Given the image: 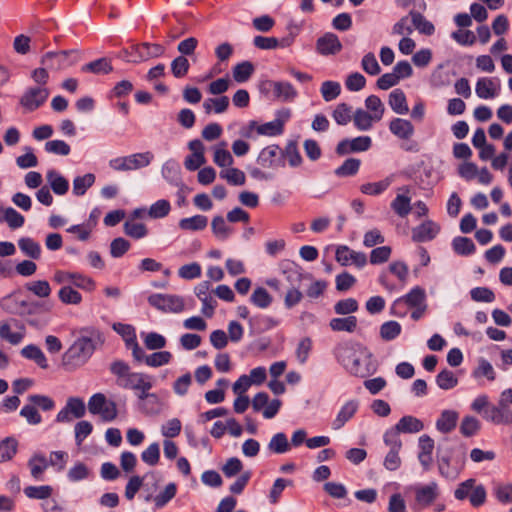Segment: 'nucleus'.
I'll use <instances>...</instances> for the list:
<instances>
[{
	"instance_id": "1",
	"label": "nucleus",
	"mask_w": 512,
	"mask_h": 512,
	"mask_svg": "<svg viewBox=\"0 0 512 512\" xmlns=\"http://www.w3.org/2000/svg\"><path fill=\"white\" fill-rule=\"evenodd\" d=\"M104 343L102 333L95 328L85 327L80 330V336L62 356V365L67 370L77 369L91 358L97 346Z\"/></svg>"
},
{
	"instance_id": "2",
	"label": "nucleus",
	"mask_w": 512,
	"mask_h": 512,
	"mask_svg": "<svg viewBox=\"0 0 512 512\" xmlns=\"http://www.w3.org/2000/svg\"><path fill=\"white\" fill-rule=\"evenodd\" d=\"M467 452L463 445L453 444L447 438L437 445L436 463L439 475L455 481L465 468Z\"/></svg>"
},
{
	"instance_id": "3",
	"label": "nucleus",
	"mask_w": 512,
	"mask_h": 512,
	"mask_svg": "<svg viewBox=\"0 0 512 512\" xmlns=\"http://www.w3.org/2000/svg\"><path fill=\"white\" fill-rule=\"evenodd\" d=\"M157 473L151 472L145 474L142 478L139 476H132L125 488V497L128 500H132L139 489L144 486L148 490L154 489L152 493L147 497V499L152 498L155 506L160 507V492L157 493Z\"/></svg>"
},
{
	"instance_id": "4",
	"label": "nucleus",
	"mask_w": 512,
	"mask_h": 512,
	"mask_svg": "<svg viewBox=\"0 0 512 512\" xmlns=\"http://www.w3.org/2000/svg\"><path fill=\"white\" fill-rule=\"evenodd\" d=\"M159 55L160 46L158 44L144 42L141 44L131 45L130 47L121 50L118 57L129 63H139L158 57Z\"/></svg>"
},
{
	"instance_id": "5",
	"label": "nucleus",
	"mask_w": 512,
	"mask_h": 512,
	"mask_svg": "<svg viewBox=\"0 0 512 512\" xmlns=\"http://www.w3.org/2000/svg\"><path fill=\"white\" fill-rule=\"evenodd\" d=\"M37 307V303L21 299L19 291H14L0 299V308L9 314L31 315L35 313Z\"/></svg>"
},
{
	"instance_id": "6",
	"label": "nucleus",
	"mask_w": 512,
	"mask_h": 512,
	"mask_svg": "<svg viewBox=\"0 0 512 512\" xmlns=\"http://www.w3.org/2000/svg\"><path fill=\"white\" fill-rule=\"evenodd\" d=\"M88 410L93 415H100L103 421L111 422L118 414L117 405L107 400L102 393L93 394L88 401Z\"/></svg>"
},
{
	"instance_id": "7",
	"label": "nucleus",
	"mask_w": 512,
	"mask_h": 512,
	"mask_svg": "<svg viewBox=\"0 0 512 512\" xmlns=\"http://www.w3.org/2000/svg\"><path fill=\"white\" fill-rule=\"evenodd\" d=\"M426 293L420 286H415L406 295L396 299L391 307L392 313L398 316L405 314L404 306L419 308L425 304Z\"/></svg>"
},
{
	"instance_id": "8",
	"label": "nucleus",
	"mask_w": 512,
	"mask_h": 512,
	"mask_svg": "<svg viewBox=\"0 0 512 512\" xmlns=\"http://www.w3.org/2000/svg\"><path fill=\"white\" fill-rule=\"evenodd\" d=\"M151 159L152 155L149 152L136 153L111 159L109 166L116 171H129L147 166Z\"/></svg>"
},
{
	"instance_id": "9",
	"label": "nucleus",
	"mask_w": 512,
	"mask_h": 512,
	"mask_svg": "<svg viewBox=\"0 0 512 512\" xmlns=\"http://www.w3.org/2000/svg\"><path fill=\"white\" fill-rule=\"evenodd\" d=\"M113 329L122 337L126 348L132 351L134 360L141 362L144 359V350L137 342L135 328L130 324L115 323Z\"/></svg>"
},
{
	"instance_id": "10",
	"label": "nucleus",
	"mask_w": 512,
	"mask_h": 512,
	"mask_svg": "<svg viewBox=\"0 0 512 512\" xmlns=\"http://www.w3.org/2000/svg\"><path fill=\"white\" fill-rule=\"evenodd\" d=\"M260 89L262 92H272L275 99L282 102L293 101L298 93L293 85L284 81L265 80L261 83Z\"/></svg>"
},
{
	"instance_id": "11",
	"label": "nucleus",
	"mask_w": 512,
	"mask_h": 512,
	"mask_svg": "<svg viewBox=\"0 0 512 512\" xmlns=\"http://www.w3.org/2000/svg\"><path fill=\"white\" fill-rule=\"evenodd\" d=\"M49 94V89L46 87H29L20 97L19 103L27 112H33L47 101Z\"/></svg>"
},
{
	"instance_id": "12",
	"label": "nucleus",
	"mask_w": 512,
	"mask_h": 512,
	"mask_svg": "<svg viewBox=\"0 0 512 512\" xmlns=\"http://www.w3.org/2000/svg\"><path fill=\"white\" fill-rule=\"evenodd\" d=\"M118 386L125 389L139 390L141 392L140 399L155 397L154 394L148 392L152 387L149 377L141 373L130 372L124 379H121V382H118Z\"/></svg>"
},
{
	"instance_id": "13",
	"label": "nucleus",
	"mask_w": 512,
	"mask_h": 512,
	"mask_svg": "<svg viewBox=\"0 0 512 512\" xmlns=\"http://www.w3.org/2000/svg\"><path fill=\"white\" fill-rule=\"evenodd\" d=\"M25 336V327L17 319L0 323V338L12 345H18Z\"/></svg>"
},
{
	"instance_id": "14",
	"label": "nucleus",
	"mask_w": 512,
	"mask_h": 512,
	"mask_svg": "<svg viewBox=\"0 0 512 512\" xmlns=\"http://www.w3.org/2000/svg\"><path fill=\"white\" fill-rule=\"evenodd\" d=\"M439 495V487L436 482L415 488L414 510L418 511L431 505Z\"/></svg>"
},
{
	"instance_id": "15",
	"label": "nucleus",
	"mask_w": 512,
	"mask_h": 512,
	"mask_svg": "<svg viewBox=\"0 0 512 512\" xmlns=\"http://www.w3.org/2000/svg\"><path fill=\"white\" fill-rule=\"evenodd\" d=\"M85 413L86 407L83 399L79 397H70L68 398L65 407L56 415L55 421L59 423L70 422L72 420L70 414L79 419L82 418Z\"/></svg>"
},
{
	"instance_id": "16",
	"label": "nucleus",
	"mask_w": 512,
	"mask_h": 512,
	"mask_svg": "<svg viewBox=\"0 0 512 512\" xmlns=\"http://www.w3.org/2000/svg\"><path fill=\"white\" fill-rule=\"evenodd\" d=\"M253 130H256L259 135L277 136L283 133L284 121L281 119H275L261 125L256 121H250L246 131H242V135L250 138Z\"/></svg>"
},
{
	"instance_id": "17",
	"label": "nucleus",
	"mask_w": 512,
	"mask_h": 512,
	"mask_svg": "<svg viewBox=\"0 0 512 512\" xmlns=\"http://www.w3.org/2000/svg\"><path fill=\"white\" fill-rule=\"evenodd\" d=\"M371 362V354L368 353L365 349L359 347V352L356 356L349 362L347 371L358 377H366L373 372V369L370 367Z\"/></svg>"
},
{
	"instance_id": "18",
	"label": "nucleus",
	"mask_w": 512,
	"mask_h": 512,
	"mask_svg": "<svg viewBox=\"0 0 512 512\" xmlns=\"http://www.w3.org/2000/svg\"><path fill=\"white\" fill-rule=\"evenodd\" d=\"M335 258L342 266L354 264L356 267L362 268L367 264L365 253L354 251L346 245L339 246L336 249Z\"/></svg>"
},
{
	"instance_id": "19",
	"label": "nucleus",
	"mask_w": 512,
	"mask_h": 512,
	"mask_svg": "<svg viewBox=\"0 0 512 512\" xmlns=\"http://www.w3.org/2000/svg\"><path fill=\"white\" fill-rule=\"evenodd\" d=\"M282 272L291 287H300L303 280H311L312 275L303 273L302 269L295 262L285 261L282 263Z\"/></svg>"
},
{
	"instance_id": "20",
	"label": "nucleus",
	"mask_w": 512,
	"mask_h": 512,
	"mask_svg": "<svg viewBox=\"0 0 512 512\" xmlns=\"http://www.w3.org/2000/svg\"><path fill=\"white\" fill-rule=\"evenodd\" d=\"M342 50V44L337 35L326 33L316 41V51L323 56L335 55Z\"/></svg>"
},
{
	"instance_id": "21",
	"label": "nucleus",
	"mask_w": 512,
	"mask_h": 512,
	"mask_svg": "<svg viewBox=\"0 0 512 512\" xmlns=\"http://www.w3.org/2000/svg\"><path fill=\"white\" fill-rule=\"evenodd\" d=\"M439 231L440 226L437 223L431 220H426L412 229V240L414 242H428L433 240Z\"/></svg>"
},
{
	"instance_id": "22",
	"label": "nucleus",
	"mask_w": 512,
	"mask_h": 512,
	"mask_svg": "<svg viewBox=\"0 0 512 512\" xmlns=\"http://www.w3.org/2000/svg\"><path fill=\"white\" fill-rule=\"evenodd\" d=\"M499 89L500 82L496 78H479L475 86V92L481 99H492L496 97Z\"/></svg>"
},
{
	"instance_id": "23",
	"label": "nucleus",
	"mask_w": 512,
	"mask_h": 512,
	"mask_svg": "<svg viewBox=\"0 0 512 512\" xmlns=\"http://www.w3.org/2000/svg\"><path fill=\"white\" fill-rule=\"evenodd\" d=\"M483 418L497 425H509L512 424V410L500 405H491L484 410Z\"/></svg>"
},
{
	"instance_id": "24",
	"label": "nucleus",
	"mask_w": 512,
	"mask_h": 512,
	"mask_svg": "<svg viewBox=\"0 0 512 512\" xmlns=\"http://www.w3.org/2000/svg\"><path fill=\"white\" fill-rule=\"evenodd\" d=\"M459 413L455 410L446 409L440 413L436 420L435 427L442 434L451 433L457 426Z\"/></svg>"
},
{
	"instance_id": "25",
	"label": "nucleus",
	"mask_w": 512,
	"mask_h": 512,
	"mask_svg": "<svg viewBox=\"0 0 512 512\" xmlns=\"http://www.w3.org/2000/svg\"><path fill=\"white\" fill-rule=\"evenodd\" d=\"M359 408L358 400L347 401L339 410L336 418L332 422V428L339 430L342 428L357 412Z\"/></svg>"
},
{
	"instance_id": "26",
	"label": "nucleus",
	"mask_w": 512,
	"mask_h": 512,
	"mask_svg": "<svg viewBox=\"0 0 512 512\" xmlns=\"http://www.w3.org/2000/svg\"><path fill=\"white\" fill-rule=\"evenodd\" d=\"M27 465L32 478L36 481L44 480V472L50 466L47 458L42 453H34L28 460Z\"/></svg>"
},
{
	"instance_id": "27",
	"label": "nucleus",
	"mask_w": 512,
	"mask_h": 512,
	"mask_svg": "<svg viewBox=\"0 0 512 512\" xmlns=\"http://www.w3.org/2000/svg\"><path fill=\"white\" fill-rule=\"evenodd\" d=\"M358 352L359 348L347 342L337 344L333 350L335 358L346 370Z\"/></svg>"
},
{
	"instance_id": "28",
	"label": "nucleus",
	"mask_w": 512,
	"mask_h": 512,
	"mask_svg": "<svg viewBox=\"0 0 512 512\" xmlns=\"http://www.w3.org/2000/svg\"><path fill=\"white\" fill-rule=\"evenodd\" d=\"M280 151L278 145H270L263 148L258 155L257 163L264 168L276 167Z\"/></svg>"
},
{
	"instance_id": "29",
	"label": "nucleus",
	"mask_w": 512,
	"mask_h": 512,
	"mask_svg": "<svg viewBox=\"0 0 512 512\" xmlns=\"http://www.w3.org/2000/svg\"><path fill=\"white\" fill-rule=\"evenodd\" d=\"M47 181L56 195H65L69 190L68 180L58 171L51 169L46 174Z\"/></svg>"
},
{
	"instance_id": "30",
	"label": "nucleus",
	"mask_w": 512,
	"mask_h": 512,
	"mask_svg": "<svg viewBox=\"0 0 512 512\" xmlns=\"http://www.w3.org/2000/svg\"><path fill=\"white\" fill-rule=\"evenodd\" d=\"M392 134L400 139H409L414 134V127L409 120L395 118L389 124Z\"/></svg>"
},
{
	"instance_id": "31",
	"label": "nucleus",
	"mask_w": 512,
	"mask_h": 512,
	"mask_svg": "<svg viewBox=\"0 0 512 512\" xmlns=\"http://www.w3.org/2000/svg\"><path fill=\"white\" fill-rule=\"evenodd\" d=\"M329 326L335 332L353 333L358 327V319L353 315L343 318H332L329 322Z\"/></svg>"
},
{
	"instance_id": "32",
	"label": "nucleus",
	"mask_w": 512,
	"mask_h": 512,
	"mask_svg": "<svg viewBox=\"0 0 512 512\" xmlns=\"http://www.w3.org/2000/svg\"><path fill=\"white\" fill-rule=\"evenodd\" d=\"M400 433L413 434L424 429L423 422L411 415L403 416L395 425Z\"/></svg>"
},
{
	"instance_id": "33",
	"label": "nucleus",
	"mask_w": 512,
	"mask_h": 512,
	"mask_svg": "<svg viewBox=\"0 0 512 512\" xmlns=\"http://www.w3.org/2000/svg\"><path fill=\"white\" fill-rule=\"evenodd\" d=\"M21 355L26 359L33 360L42 369H47L49 366L42 350L34 344L25 346L21 350Z\"/></svg>"
},
{
	"instance_id": "34",
	"label": "nucleus",
	"mask_w": 512,
	"mask_h": 512,
	"mask_svg": "<svg viewBox=\"0 0 512 512\" xmlns=\"http://www.w3.org/2000/svg\"><path fill=\"white\" fill-rule=\"evenodd\" d=\"M388 103L391 109L397 114L404 115L409 111L406 96L401 89H395L389 94Z\"/></svg>"
},
{
	"instance_id": "35",
	"label": "nucleus",
	"mask_w": 512,
	"mask_h": 512,
	"mask_svg": "<svg viewBox=\"0 0 512 512\" xmlns=\"http://www.w3.org/2000/svg\"><path fill=\"white\" fill-rule=\"evenodd\" d=\"M393 182V176H388L378 182L365 183L360 186L363 194L377 196L386 191Z\"/></svg>"
},
{
	"instance_id": "36",
	"label": "nucleus",
	"mask_w": 512,
	"mask_h": 512,
	"mask_svg": "<svg viewBox=\"0 0 512 512\" xmlns=\"http://www.w3.org/2000/svg\"><path fill=\"white\" fill-rule=\"evenodd\" d=\"M18 247L29 258L38 260L41 256L40 244L30 237L20 238L18 240Z\"/></svg>"
},
{
	"instance_id": "37",
	"label": "nucleus",
	"mask_w": 512,
	"mask_h": 512,
	"mask_svg": "<svg viewBox=\"0 0 512 512\" xmlns=\"http://www.w3.org/2000/svg\"><path fill=\"white\" fill-rule=\"evenodd\" d=\"M18 451V441L14 437H6L0 441V463L14 458Z\"/></svg>"
},
{
	"instance_id": "38",
	"label": "nucleus",
	"mask_w": 512,
	"mask_h": 512,
	"mask_svg": "<svg viewBox=\"0 0 512 512\" xmlns=\"http://www.w3.org/2000/svg\"><path fill=\"white\" fill-rule=\"evenodd\" d=\"M208 219L204 215H195L189 218H183L179 222V227L183 230L201 231L207 227Z\"/></svg>"
},
{
	"instance_id": "39",
	"label": "nucleus",
	"mask_w": 512,
	"mask_h": 512,
	"mask_svg": "<svg viewBox=\"0 0 512 512\" xmlns=\"http://www.w3.org/2000/svg\"><path fill=\"white\" fill-rule=\"evenodd\" d=\"M112 70L113 67L107 58H99L81 67L82 72H90L93 74H108Z\"/></svg>"
},
{
	"instance_id": "40",
	"label": "nucleus",
	"mask_w": 512,
	"mask_h": 512,
	"mask_svg": "<svg viewBox=\"0 0 512 512\" xmlns=\"http://www.w3.org/2000/svg\"><path fill=\"white\" fill-rule=\"evenodd\" d=\"M95 175L87 173L83 176H77L73 180V194L76 196H83L86 191L94 184Z\"/></svg>"
},
{
	"instance_id": "41",
	"label": "nucleus",
	"mask_w": 512,
	"mask_h": 512,
	"mask_svg": "<svg viewBox=\"0 0 512 512\" xmlns=\"http://www.w3.org/2000/svg\"><path fill=\"white\" fill-rule=\"evenodd\" d=\"M412 22V26L417 29L420 33L425 35H431L434 33V25L425 19V17L415 11H411L409 14Z\"/></svg>"
},
{
	"instance_id": "42",
	"label": "nucleus",
	"mask_w": 512,
	"mask_h": 512,
	"mask_svg": "<svg viewBox=\"0 0 512 512\" xmlns=\"http://www.w3.org/2000/svg\"><path fill=\"white\" fill-rule=\"evenodd\" d=\"M353 122L358 130L368 131L372 128L373 123L377 121L369 112L357 109L353 115Z\"/></svg>"
},
{
	"instance_id": "43",
	"label": "nucleus",
	"mask_w": 512,
	"mask_h": 512,
	"mask_svg": "<svg viewBox=\"0 0 512 512\" xmlns=\"http://www.w3.org/2000/svg\"><path fill=\"white\" fill-rule=\"evenodd\" d=\"M185 307L184 299L177 295H162V311L179 313Z\"/></svg>"
},
{
	"instance_id": "44",
	"label": "nucleus",
	"mask_w": 512,
	"mask_h": 512,
	"mask_svg": "<svg viewBox=\"0 0 512 512\" xmlns=\"http://www.w3.org/2000/svg\"><path fill=\"white\" fill-rule=\"evenodd\" d=\"M268 449L276 454H284L290 450V443L287 436L282 433H276L268 443Z\"/></svg>"
},
{
	"instance_id": "45",
	"label": "nucleus",
	"mask_w": 512,
	"mask_h": 512,
	"mask_svg": "<svg viewBox=\"0 0 512 512\" xmlns=\"http://www.w3.org/2000/svg\"><path fill=\"white\" fill-rule=\"evenodd\" d=\"M226 142L219 143L214 149V163L219 167H228L233 163V157L226 149Z\"/></svg>"
},
{
	"instance_id": "46",
	"label": "nucleus",
	"mask_w": 512,
	"mask_h": 512,
	"mask_svg": "<svg viewBox=\"0 0 512 512\" xmlns=\"http://www.w3.org/2000/svg\"><path fill=\"white\" fill-rule=\"evenodd\" d=\"M229 106V98L227 96H221L218 98L206 99L203 103V108L206 113H210L212 110L217 113H223Z\"/></svg>"
},
{
	"instance_id": "47",
	"label": "nucleus",
	"mask_w": 512,
	"mask_h": 512,
	"mask_svg": "<svg viewBox=\"0 0 512 512\" xmlns=\"http://www.w3.org/2000/svg\"><path fill=\"white\" fill-rule=\"evenodd\" d=\"M272 300V296L263 287H257L250 296L251 303L261 309L268 308Z\"/></svg>"
},
{
	"instance_id": "48",
	"label": "nucleus",
	"mask_w": 512,
	"mask_h": 512,
	"mask_svg": "<svg viewBox=\"0 0 512 512\" xmlns=\"http://www.w3.org/2000/svg\"><path fill=\"white\" fill-rule=\"evenodd\" d=\"M361 161L356 158L346 159L341 166L335 170V175L338 177H349L358 173Z\"/></svg>"
},
{
	"instance_id": "49",
	"label": "nucleus",
	"mask_w": 512,
	"mask_h": 512,
	"mask_svg": "<svg viewBox=\"0 0 512 512\" xmlns=\"http://www.w3.org/2000/svg\"><path fill=\"white\" fill-rule=\"evenodd\" d=\"M254 66L249 61L237 64L232 71L233 78L238 83L246 82L253 74Z\"/></svg>"
},
{
	"instance_id": "50",
	"label": "nucleus",
	"mask_w": 512,
	"mask_h": 512,
	"mask_svg": "<svg viewBox=\"0 0 512 512\" xmlns=\"http://www.w3.org/2000/svg\"><path fill=\"white\" fill-rule=\"evenodd\" d=\"M53 488L50 485L27 486L24 494L30 499L45 500L51 497Z\"/></svg>"
},
{
	"instance_id": "51",
	"label": "nucleus",
	"mask_w": 512,
	"mask_h": 512,
	"mask_svg": "<svg viewBox=\"0 0 512 512\" xmlns=\"http://www.w3.org/2000/svg\"><path fill=\"white\" fill-rule=\"evenodd\" d=\"M365 106L376 121H380L384 115L385 107L381 99L376 95H370L365 100Z\"/></svg>"
},
{
	"instance_id": "52",
	"label": "nucleus",
	"mask_w": 512,
	"mask_h": 512,
	"mask_svg": "<svg viewBox=\"0 0 512 512\" xmlns=\"http://www.w3.org/2000/svg\"><path fill=\"white\" fill-rule=\"evenodd\" d=\"M454 251L459 255H471L475 251V245L470 238L456 237L452 241Z\"/></svg>"
},
{
	"instance_id": "53",
	"label": "nucleus",
	"mask_w": 512,
	"mask_h": 512,
	"mask_svg": "<svg viewBox=\"0 0 512 512\" xmlns=\"http://www.w3.org/2000/svg\"><path fill=\"white\" fill-rule=\"evenodd\" d=\"M26 290L40 298H46L51 294V287L46 280L31 281L25 284Z\"/></svg>"
},
{
	"instance_id": "54",
	"label": "nucleus",
	"mask_w": 512,
	"mask_h": 512,
	"mask_svg": "<svg viewBox=\"0 0 512 512\" xmlns=\"http://www.w3.org/2000/svg\"><path fill=\"white\" fill-rule=\"evenodd\" d=\"M411 200L408 196L398 194L391 202L392 210L400 217H406L411 211Z\"/></svg>"
},
{
	"instance_id": "55",
	"label": "nucleus",
	"mask_w": 512,
	"mask_h": 512,
	"mask_svg": "<svg viewBox=\"0 0 512 512\" xmlns=\"http://www.w3.org/2000/svg\"><path fill=\"white\" fill-rule=\"evenodd\" d=\"M436 383L443 390H450L457 386L458 379L454 372L444 369L436 376Z\"/></svg>"
},
{
	"instance_id": "56",
	"label": "nucleus",
	"mask_w": 512,
	"mask_h": 512,
	"mask_svg": "<svg viewBox=\"0 0 512 512\" xmlns=\"http://www.w3.org/2000/svg\"><path fill=\"white\" fill-rule=\"evenodd\" d=\"M321 95L326 102L336 99L341 93V85L337 81H324L320 88Z\"/></svg>"
},
{
	"instance_id": "57",
	"label": "nucleus",
	"mask_w": 512,
	"mask_h": 512,
	"mask_svg": "<svg viewBox=\"0 0 512 512\" xmlns=\"http://www.w3.org/2000/svg\"><path fill=\"white\" fill-rule=\"evenodd\" d=\"M401 330V325L397 321H387L380 327V336L385 341H391L400 335Z\"/></svg>"
},
{
	"instance_id": "58",
	"label": "nucleus",
	"mask_w": 512,
	"mask_h": 512,
	"mask_svg": "<svg viewBox=\"0 0 512 512\" xmlns=\"http://www.w3.org/2000/svg\"><path fill=\"white\" fill-rule=\"evenodd\" d=\"M211 228L215 236L220 240L227 239L232 232V228L226 224L222 216H216L213 218Z\"/></svg>"
},
{
	"instance_id": "59",
	"label": "nucleus",
	"mask_w": 512,
	"mask_h": 512,
	"mask_svg": "<svg viewBox=\"0 0 512 512\" xmlns=\"http://www.w3.org/2000/svg\"><path fill=\"white\" fill-rule=\"evenodd\" d=\"M359 308V304L354 298H346L339 300L334 305V311L338 315H350L356 312Z\"/></svg>"
},
{
	"instance_id": "60",
	"label": "nucleus",
	"mask_w": 512,
	"mask_h": 512,
	"mask_svg": "<svg viewBox=\"0 0 512 512\" xmlns=\"http://www.w3.org/2000/svg\"><path fill=\"white\" fill-rule=\"evenodd\" d=\"M333 119L339 125H346L352 118V108L346 103H340L332 113Z\"/></svg>"
},
{
	"instance_id": "61",
	"label": "nucleus",
	"mask_w": 512,
	"mask_h": 512,
	"mask_svg": "<svg viewBox=\"0 0 512 512\" xmlns=\"http://www.w3.org/2000/svg\"><path fill=\"white\" fill-rule=\"evenodd\" d=\"M480 421L474 416H465L460 424V432L465 437L475 435L480 429Z\"/></svg>"
},
{
	"instance_id": "62",
	"label": "nucleus",
	"mask_w": 512,
	"mask_h": 512,
	"mask_svg": "<svg viewBox=\"0 0 512 512\" xmlns=\"http://www.w3.org/2000/svg\"><path fill=\"white\" fill-rule=\"evenodd\" d=\"M3 220L7 222L11 229H17L24 225L25 218L17 210L12 207L3 210Z\"/></svg>"
},
{
	"instance_id": "63",
	"label": "nucleus",
	"mask_w": 512,
	"mask_h": 512,
	"mask_svg": "<svg viewBox=\"0 0 512 512\" xmlns=\"http://www.w3.org/2000/svg\"><path fill=\"white\" fill-rule=\"evenodd\" d=\"M59 299L64 304L77 305L82 301L81 294L71 286H63L58 292Z\"/></svg>"
},
{
	"instance_id": "64",
	"label": "nucleus",
	"mask_w": 512,
	"mask_h": 512,
	"mask_svg": "<svg viewBox=\"0 0 512 512\" xmlns=\"http://www.w3.org/2000/svg\"><path fill=\"white\" fill-rule=\"evenodd\" d=\"M383 441L389 450H401L402 442L400 439V432L395 426L385 431Z\"/></svg>"
}]
</instances>
